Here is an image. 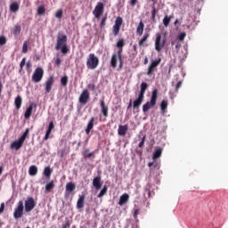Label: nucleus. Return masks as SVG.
Returning a JSON list of instances; mask_svg holds the SVG:
<instances>
[{"mask_svg":"<svg viewBox=\"0 0 228 228\" xmlns=\"http://www.w3.org/2000/svg\"><path fill=\"white\" fill-rule=\"evenodd\" d=\"M67 35L61 34V32L57 35V42L55 45V51H61L62 54L69 53V46L67 45Z\"/></svg>","mask_w":228,"mask_h":228,"instance_id":"obj_1","label":"nucleus"},{"mask_svg":"<svg viewBox=\"0 0 228 228\" xmlns=\"http://www.w3.org/2000/svg\"><path fill=\"white\" fill-rule=\"evenodd\" d=\"M167 45V32L163 34L156 33L155 35V51L157 53H161Z\"/></svg>","mask_w":228,"mask_h":228,"instance_id":"obj_2","label":"nucleus"},{"mask_svg":"<svg viewBox=\"0 0 228 228\" xmlns=\"http://www.w3.org/2000/svg\"><path fill=\"white\" fill-rule=\"evenodd\" d=\"M158 101V89H154L151 94V98L150 102H147L145 104L142 105V112L147 113L149 110L151 108H154V105L156 104Z\"/></svg>","mask_w":228,"mask_h":228,"instance_id":"obj_3","label":"nucleus"},{"mask_svg":"<svg viewBox=\"0 0 228 228\" xmlns=\"http://www.w3.org/2000/svg\"><path fill=\"white\" fill-rule=\"evenodd\" d=\"M86 67L90 70H95L96 67H99V58L95 56V53H90L87 57Z\"/></svg>","mask_w":228,"mask_h":228,"instance_id":"obj_4","label":"nucleus"},{"mask_svg":"<svg viewBox=\"0 0 228 228\" xmlns=\"http://www.w3.org/2000/svg\"><path fill=\"white\" fill-rule=\"evenodd\" d=\"M159 63H161V58L151 61L150 66L148 67V70L146 72L147 76H152V74L156 72L158 67H159Z\"/></svg>","mask_w":228,"mask_h":228,"instance_id":"obj_5","label":"nucleus"},{"mask_svg":"<svg viewBox=\"0 0 228 228\" xmlns=\"http://www.w3.org/2000/svg\"><path fill=\"white\" fill-rule=\"evenodd\" d=\"M43 78H44V69L37 67L32 75V81L34 83H40V81H42Z\"/></svg>","mask_w":228,"mask_h":228,"instance_id":"obj_6","label":"nucleus"},{"mask_svg":"<svg viewBox=\"0 0 228 228\" xmlns=\"http://www.w3.org/2000/svg\"><path fill=\"white\" fill-rule=\"evenodd\" d=\"M22 215H24V202L20 200L18 207L14 209L13 216L15 220H19V218H22Z\"/></svg>","mask_w":228,"mask_h":228,"instance_id":"obj_7","label":"nucleus"},{"mask_svg":"<svg viewBox=\"0 0 228 228\" xmlns=\"http://www.w3.org/2000/svg\"><path fill=\"white\" fill-rule=\"evenodd\" d=\"M122 24H124V20L122 19V17H117L115 20V24L112 27V33L114 37H117V35L120 33V28H122Z\"/></svg>","mask_w":228,"mask_h":228,"instance_id":"obj_8","label":"nucleus"},{"mask_svg":"<svg viewBox=\"0 0 228 228\" xmlns=\"http://www.w3.org/2000/svg\"><path fill=\"white\" fill-rule=\"evenodd\" d=\"M102 13H104V4L102 2H98L93 11V15H94L95 19H101Z\"/></svg>","mask_w":228,"mask_h":228,"instance_id":"obj_9","label":"nucleus"},{"mask_svg":"<svg viewBox=\"0 0 228 228\" xmlns=\"http://www.w3.org/2000/svg\"><path fill=\"white\" fill-rule=\"evenodd\" d=\"M36 206H37V203L35 202V200L33 198L31 197L27 198V200H25L26 213H30V211H33Z\"/></svg>","mask_w":228,"mask_h":228,"instance_id":"obj_10","label":"nucleus"},{"mask_svg":"<svg viewBox=\"0 0 228 228\" xmlns=\"http://www.w3.org/2000/svg\"><path fill=\"white\" fill-rule=\"evenodd\" d=\"M80 104H86L88 101H90V92H88V89H85L78 99Z\"/></svg>","mask_w":228,"mask_h":228,"instance_id":"obj_11","label":"nucleus"},{"mask_svg":"<svg viewBox=\"0 0 228 228\" xmlns=\"http://www.w3.org/2000/svg\"><path fill=\"white\" fill-rule=\"evenodd\" d=\"M101 106V114L104 117L103 122H105L106 118L109 117V110L108 105H106V102L104 100H101L100 102Z\"/></svg>","mask_w":228,"mask_h":228,"instance_id":"obj_12","label":"nucleus"},{"mask_svg":"<svg viewBox=\"0 0 228 228\" xmlns=\"http://www.w3.org/2000/svg\"><path fill=\"white\" fill-rule=\"evenodd\" d=\"M53 85H54V77L51 76L47 78L45 84V94H50L53 90Z\"/></svg>","mask_w":228,"mask_h":228,"instance_id":"obj_13","label":"nucleus"},{"mask_svg":"<svg viewBox=\"0 0 228 228\" xmlns=\"http://www.w3.org/2000/svg\"><path fill=\"white\" fill-rule=\"evenodd\" d=\"M127 131H129V125H119L118 129V134L119 136H126Z\"/></svg>","mask_w":228,"mask_h":228,"instance_id":"obj_14","label":"nucleus"},{"mask_svg":"<svg viewBox=\"0 0 228 228\" xmlns=\"http://www.w3.org/2000/svg\"><path fill=\"white\" fill-rule=\"evenodd\" d=\"M144 96L138 95V98L134 101L133 108L134 110H140V106H142V102H143Z\"/></svg>","mask_w":228,"mask_h":228,"instance_id":"obj_15","label":"nucleus"},{"mask_svg":"<svg viewBox=\"0 0 228 228\" xmlns=\"http://www.w3.org/2000/svg\"><path fill=\"white\" fill-rule=\"evenodd\" d=\"M24 145V142L19 138V140H16L11 143V149H15V151H19Z\"/></svg>","mask_w":228,"mask_h":228,"instance_id":"obj_16","label":"nucleus"},{"mask_svg":"<svg viewBox=\"0 0 228 228\" xmlns=\"http://www.w3.org/2000/svg\"><path fill=\"white\" fill-rule=\"evenodd\" d=\"M33 108H37V104H33L31 103L26 110L24 117L26 118V120H28V118H30L32 113H33Z\"/></svg>","mask_w":228,"mask_h":228,"instance_id":"obj_17","label":"nucleus"},{"mask_svg":"<svg viewBox=\"0 0 228 228\" xmlns=\"http://www.w3.org/2000/svg\"><path fill=\"white\" fill-rule=\"evenodd\" d=\"M76 190V183L69 182L66 183V195H70L72 191Z\"/></svg>","mask_w":228,"mask_h":228,"instance_id":"obj_18","label":"nucleus"},{"mask_svg":"<svg viewBox=\"0 0 228 228\" xmlns=\"http://www.w3.org/2000/svg\"><path fill=\"white\" fill-rule=\"evenodd\" d=\"M93 186L95 188V190H101L102 187V183H101V176H96L94 178Z\"/></svg>","mask_w":228,"mask_h":228,"instance_id":"obj_19","label":"nucleus"},{"mask_svg":"<svg viewBox=\"0 0 228 228\" xmlns=\"http://www.w3.org/2000/svg\"><path fill=\"white\" fill-rule=\"evenodd\" d=\"M95 122V118L92 117L87 123L86 128V134H90V131L94 129V123Z\"/></svg>","mask_w":228,"mask_h":228,"instance_id":"obj_20","label":"nucleus"},{"mask_svg":"<svg viewBox=\"0 0 228 228\" xmlns=\"http://www.w3.org/2000/svg\"><path fill=\"white\" fill-rule=\"evenodd\" d=\"M129 202V194L125 193L120 196L118 205L119 206H124V204H127Z\"/></svg>","mask_w":228,"mask_h":228,"instance_id":"obj_21","label":"nucleus"},{"mask_svg":"<svg viewBox=\"0 0 228 228\" xmlns=\"http://www.w3.org/2000/svg\"><path fill=\"white\" fill-rule=\"evenodd\" d=\"M82 208H85V194L79 196L77 202V208L82 209Z\"/></svg>","mask_w":228,"mask_h":228,"instance_id":"obj_22","label":"nucleus"},{"mask_svg":"<svg viewBox=\"0 0 228 228\" xmlns=\"http://www.w3.org/2000/svg\"><path fill=\"white\" fill-rule=\"evenodd\" d=\"M149 37H151V34L149 32L145 33L141 40L139 41V47H143L145 45V42L149 40Z\"/></svg>","mask_w":228,"mask_h":228,"instance_id":"obj_23","label":"nucleus"},{"mask_svg":"<svg viewBox=\"0 0 228 228\" xmlns=\"http://www.w3.org/2000/svg\"><path fill=\"white\" fill-rule=\"evenodd\" d=\"M145 28V24H143V21H140L139 22V25L136 28V34L139 36V37H142V35H143V29Z\"/></svg>","mask_w":228,"mask_h":228,"instance_id":"obj_24","label":"nucleus"},{"mask_svg":"<svg viewBox=\"0 0 228 228\" xmlns=\"http://www.w3.org/2000/svg\"><path fill=\"white\" fill-rule=\"evenodd\" d=\"M147 88H149V85H147V83L142 82L141 84V91L139 93V95H141L142 97H145V92L147 91Z\"/></svg>","mask_w":228,"mask_h":228,"instance_id":"obj_25","label":"nucleus"},{"mask_svg":"<svg viewBox=\"0 0 228 228\" xmlns=\"http://www.w3.org/2000/svg\"><path fill=\"white\" fill-rule=\"evenodd\" d=\"M118 60V57L117 53H113L110 59V67H112V69H117Z\"/></svg>","mask_w":228,"mask_h":228,"instance_id":"obj_26","label":"nucleus"},{"mask_svg":"<svg viewBox=\"0 0 228 228\" xmlns=\"http://www.w3.org/2000/svg\"><path fill=\"white\" fill-rule=\"evenodd\" d=\"M14 104L16 110H20V107L22 106V97L20 95H18L14 100Z\"/></svg>","mask_w":228,"mask_h":228,"instance_id":"obj_27","label":"nucleus"},{"mask_svg":"<svg viewBox=\"0 0 228 228\" xmlns=\"http://www.w3.org/2000/svg\"><path fill=\"white\" fill-rule=\"evenodd\" d=\"M43 174L46 177V179H51V175H53V169H51V167L48 166L45 167Z\"/></svg>","mask_w":228,"mask_h":228,"instance_id":"obj_28","label":"nucleus"},{"mask_svg":"<svg viewBox=\"0 0 228 228\" xmlns=\"http://www.w3.org/2000/svg\"><path fill=\"white\" fill-rule=\"evenodd\" d=\"M172 19H174V16L173 15H166L163 19V24L165 26V28H168V26H170V22L172 20Z\"/></svg>","mask_w":228,"mask_h":228,"instance_id":"obj_29","label":"nucleus"},{"mask_svg":"<svg viewBox=\"0 0 228 228\" xmlns=\"http://www.w3.org/2000/svg\"><path fill=\"white\" fill-rule=\"evenodd\" d=\"M19 3L13 2L10 4V12H12V13H17L19 12Z\"/></svg>","mask_w":228,"mask_h":228,"instance_id":"obj_30","label":"nucleus"},{"mask_svg":"<svg viewBox=\"0 0 228 228\" xmlns=\"http://www.w3.org/2000/svg\"><path fill=\"white\" fill-rule=\"evenodd\" d=\"M168 108V101L163 100L160 103V110L162 113H167V109Z\"/></svg>","mask_w":228,"mask_h":228,"instance_id":"obj_31","label":"nucleus"},{"mask_svg":"<svg viewBox=\"0 0 228 228\" xmlns=\"http://www.w3.org/2000/svg\"><path fill=\"white\" fill-rule=\"evenodd\" d=\"M28 174L29 175H37L38 174V167L37 166H30L28 168Z\"/></svg>","mask_w":228,"mask_h":228,"instance_id":"obj_32","label":"nucleus"},{"mask_svg":"<svg viewBox=\"0 0 228 228\" xmlns=\"http://www.w3.org/2000/svg\"><path fill=\"white\" fill-rule=\"evenodd\" d=\"M45 191L47 193H49V191H51V190H54V181H50L46 185H45Z\"/></svg>","mask_w":228,"mask_h":228,"instance_id":"obj_33","label":"nucleus"},{"mask_svg":"<svg viewBox=\"0 0 228 228\" xmlns=\"http://www.w3.org/2000/svg\"><path fill=\"white\" fill-rule=\"evenodd\" d=\"M163 152V150H161V148H158L152 156V159H158V158H161V154Z\"/></svg>","mask_w":228,"mask_h":228,"instance_id":"obj_34","label":"nucleus"},{"mask_svg":"<svg viewBox=\"0 0 228 228\" xmlns=\"http://www.w3.org/2000/svg\"><path fill=\"white\" fill-rule=\"evenodd\" d=\"M20 25H15L14 28H13V36L14 37H19V35H20Z\"/></svg>","mask_w":228,"mask_h":228,"instance_id":"obj_35","label":"nucleus"},{"mask_svg":"<svg viewBox=\"0 0 228 228\" xmlns=\"http://www.w3.org/2000/svg\"><path fill=\"white\" fill-rule=\"evenodd\" d=\"M125 45H126V41L124 40V38L119 39L116 44V47L118 49H122L124 48Z\"/></svg>","mask_w":228,"mask_h":228,"instance_id":"obj_36","label":"nucleus"},{"mask_svg":"<svg viewBox=\"0 0 228 228\" xmlns=\"http://www.w3.org/2000/svg\"><path fill=\"white\" fill-rule=\"evenodd\" d=\"M106 193H108V187L103 186L102 190L98 194V199H101V198L104 197V195H106Z\"/></svg>","mask_w":228,"mask_h":228,"instance_id":"obj_37","label":"nucleus"},{"mask_svg":"<svg viewBox=\"0 0 228 228\" xmlns=\"http://www.w3.org/2000/svg\"><path fill=\"white\" fill-rule=\"evenodd\" d=\"M61 85L62 86H67V85H69V77L64 76L61 78Z\"/></svg>","mask_w":228,"mask_h":228,"instance_id":"obj_38","label":"nucleus"},{"mask_svg":"<svg viewBox=\"0 0 228 228\" xmlns=\"http://www.w3.org/2000/svg\"><path fill=\"white\" fill-rule=\"evenodd\" d=\"M156 13H158V10L156 9V7L153 5L152 6V10H151V20L153 22H156Z\"/></svg>","mask_w":228,"mask_h":228,"instance_id":"obj_39","label":"nucleus"},{"mask_svg":"<svg viewBox=\"0 0 228 228\" xmlns=\"http://www.w3.org/2000/svg\"><path fill=\"white\" fill-rule=\"evenodd\" d=\"M90 150L88 149H86L85 151H84V158L86 159V158H94V152H91V153H88Z\"/></svg>","mask_w":228,"mask_h":228,"instance_id":"obj_40","label":"nucleus"},{"mask_svg":"<svg viewBox=\"0 0 228 228\" xmlns=\"http://www.w3.org/2000/svg\"><path fill=\"white\" fill-rule=\"evenodd\" d=\"M29 134V128H27L23 134L20 137V139L23 142H26V138H28V135Z\"/></svg>","mask_w":228,"mask_h":228,"instance_id":"obj_41","label":"nucleus"},{"mask_svg":"<svg viewBox=\"0 0 228 228\" xmlns=\"http://www.w3.org/2000/svg\"><path fill=\"white\" fill-rule=\"evenodd\" d=\"M146 139H147V135H143L141 142L138 144L139 149H143V145H145Z\"/></svg>","mask_w":228,"mask_h":228,"instance_id":"obj_42","label":"nucleus"},{"mask_svg":"<svg viewBox=\"0 0 228 228\" xmlns=\"http://www.w3.org/2000/svg\"><path fill=\"white\" fill-rule=\"evenodd\" d=\"M37 13L39 15H44L45 13V7L44 5H41L37 8Z\"/></svg>","mask_w":228,"mask_h":228,"instance_id":"obj_43","label":"nucleus"},{"mask_svg":"<svg viewBox=\"0 0 228 228\" xmlns=\"http://www.w3.org/2000/svg\"><path fill=\"white\" fill-rule=\"evenodd\" d=\"M184 38H186V32H181L178 35V40H180V42H183Z\"/></svg>","mask_w":228,"mask_h":228,"instance_id":"obj_44","label":"nucleus"},{"mask_svg":"<svg viewBox=\"0 0 228 228\" xmlns=\"http://www.w3.org/2000/svg\"><path fill=\"white\" fill-rule=\"evenodd\" d=\"M51 133H53V130H50L49 128H47L46 133H45V137H44V140H45V141L49 140V137L51 136Z\"/></svg>","mask_w":228,"mask_h":228,"instance_id":"obj_45","label":"nucleus"},{"mask_svg":"<svg viewBox=\"0 0 228 228\" xmlns=\"http://www.w3.org/2000/svg\"><path fill=\"white\" fill-rule=\"evenodd\" d=\"M108 20V17L104 16L102 19V21L100 23V28L102 29V28H104V26H106V20Z\"/></svg>","mask_w":228,"mask_h":228,"instance_id":"obj_46","label":"nucleus"},{"mask_svg":"<svg viewBox=\"0 0 228 228\" xmlns=\"http://www.w3.org/2000/svg\"><path fill=\"white\" fill-rule=\"evenodd\" d=\"M22 53L26 54L28 53V41H25L22 45Z\"/></svg>","mask_w":228,"mask_h":228,"instance_id":"obj_47","label":"nucleus"},{"mask_svg":"<svg viewBox=\"0 0 228 228\" xmlns=\"http://www.w3.org/2000/svg\"><path fill=\"white\" fill-rule=\"evenodd\" d=\"M118 53H116V54H117L118 58V60H121L122 59V53L124 51V48H118Z\"/></svg>","mask_w":228,"mask_h":228,"instance_id":"obj_48","label":"nucleus"},{"mask_svg":"<svg viewBox=\"0 0 228 228\" xmlns=\"http://www.w3.org/2000/svg\"><path fill=\"white\" fill-rule=\"evenodd\" d=\"M55 17L57 19H61V17H63V11L62 10L57 11V12L55 13Z\"/></svg>","mask_w":228,"mask_h":228,"instance_id":"obj_49","label":"nucleus"},{"mask_svg":"<svg viewBox=\"0 0 228 228\" xmlns=\"http://www.w3.org/2000/svg\"><path fill=\"white\" fill-rule=\"evenodd\" d=\"M24 65H26V57H24L20 63V70H22V69H24Z\"/></svg>","mask_w":228,"mask_h":228,"instance_id":"obj_50","label":"nucleus"},{"mask_svg":"<svg viewBox=\"0 0 228 228\" xmlns=\"http://www.w3.org/2000/svg\"><path fill=\"white\" fill-rule=\"evenodd\" d=\"M6 44V37L4 36L0 37V45H4Z\"/></svg>","mask_w":228,"mask_h":228,"instance_id":"obj_51","label":"nucleus"},{"mask_svg":"<svg viewBox=\"0 0 228 228\" xmlns=\"http://www.w3.org/2000/svg\"><path fill=\"white\" fill-rule=\"evenodd\" d=\"M181 86H183V82L180 80L175 85V92H179V88H181Z\"/></svg>","mask_w":228,"mask_h":228,"instance_id":"obj_52","label":"nucleus"},{"mask_svg":"<svg viewBox=\"0 0 228 228\" xmlns=\"http://www.w3.org/2000/svg\"><path fill=\"white\" fill-rule=\"evenodd\" d=\"M138 215H140V208H136L134 212V220H136L138 218Z\"/></svg>","mask_w":228,"mask_h":228,"instance_id":"obj_53","label":"nucleus"},{"mask_svg":"<svg viewBox=\"0 0 228 228\" xmlns=\"http://www.w3.org/2000/svg\"><path fill=\"white\" fill-rule=\"evenodd\" d=\"M134 53L132 54L133 58H136V55L138 54V48L136 47V45H134Z\"/></svg>","mask_w":228,"mask_h":228,"instance_id":"obj_54","label":"nucleus"},{"mask_svg":"<svg viewBox=\"0 0 228 228\" xmlns=\"http://www.w3.org/2000/svg\"><path fill=\"white\" fill-rule=\"evenodd\" d=\"M118 61H119L118 69L122 70V69L124 67V59H118Z\"/></svg>","mask_w":228,"mask_h":228,"instance_id":"obj_55","label":"nucleus"},{"mask_svg":"<svg viewBox=\"0 0 228 228\" xmlns=\"http://www.w3.org/2000/svg\"><path fill=\"white\" fill-rule=\"evenodd\" d=\"M87 87L89 88V90H91L92 92H94L95 90V85L94 84H90L87 86Z\"/></svg>","mask_w":228,"mask_h":228,"instance_id":"obj_56","label":"nucleus"},{"mask_svg":"<svg viewBox=\"0 0 228 228\" xmlns=\"http://www.w3.org/2000/svg\"><path fill=\"white\" fill-rule=\"evenodd\" d=\"M4 213V203H1L0 205V215H3Z\"/></svg>","mask_w":228,"mask_h":228,"instance_id":"obj_57","label":"nucleus"},{"mask_svg":"<svg viewBox=\"0 0 228 228\" xmlns=\"http://www.w3.org/2000/svg\"><path fill=\"white\" fill-rule=\"evenodd\" d=\"M48 129L52 130L54 129V123L53 121H51L48 125Z\"/></svg>","mask_w":228,"mask_h":228,"instance_id":"obj_58","label":"nucleus"},{"mask_svg":"<svg viewBox=\"0 0 228 228\" xmlns=\"http://www.w3.org/2000/svg\"><path fill=\"white\" fill-rule=\"evenodd\" d=\"M55 65H57V67H60V65H61V59L57 58V59L55 60Z\"/></svg>","mask_w":228,"mask_h":228,"instance_id":"obj_59","label":"nucleus"},{"mask_svg":"<svg viewBox=\"0 0 228 228\" xmlns=\"http://www.w3.org/2000/svg\"><path fill=\"white\" fill-rule=\"evenodd\" d=\"M70 227V221H67L64 224H62V228H68Z\"/></svg>","mask_w":228,"mask_h":228,"instance_id":"obj_60","label":"nucleus"},{"mask_svg":"<svg viewBox=\"0 0 228 228\" xmlns=\"http://www.w3.org/2000/svg\"><path fill=\"white\" fill-rule=\"evenodd\" d=\"M136 3H138V0H131V1H130L131 6H135V5H136Z\"/></svg>","mask_w":228,"mask_h":228,"instance_id":"obj_61","label":"nucleus"},{"mask_svg":"<svg viewBox=\"0 0 228 228\" xmlns=\"http://www.w3.org/2000/svg\"><path fill=\"white\" fill-rule=\"evenodd\" d=\"M26 67H27L28 69H31V61H28L26 63Z\"/></svg>","mask_w":228,"mask_h":228,"instance_id":"obj_62","label":"nucleus"},{"mask_svg":"<svg viewBox=\"0 0 228 228\" xmlns=\"http://www.w3.org/2000/svg\"><path fill=\"white\" fill-rule=\"evenodd\" d=\"M131 106H133V100H130L127 110H129V108H131Z\"/></svg>","mask_w":228,"mask_h":228,"instance_id":"obj_63","label":"nucleus"},{"mask_svg":"<svg viewBox=\"0 0 228 228\" xmlns=\"http://www.w3.org/2000/svg\"><path fill=\"white\" fill-rule=\"evenodd\" d=\"M147 63H149V59L147 57H145V59H144V65H147Z\"/></svg>","mask_w":228,"mask_h":228,"instance_id":"obj_64","label":"nucleus"}]
</instances>
